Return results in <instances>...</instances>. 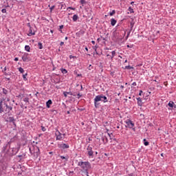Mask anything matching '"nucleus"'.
I'll return each instance as SVG.
<instances>
[{"mask_svg":"<svg viewBox=\"0 0 176 176\" xmlns=\"http://www.w3.org/2000/svg\"><path fill=\"white\" fill-rule=\"evenodd\" d=\"M2 13H6V9L3 8L1 10Z\"/></svg>","mask_w":176,"mask_h":176,"instance_id":"obj_35","label":"nucleus"},{"mask_svg":"<svg viewBox=\"0 0 176 176\" xmlns=\"http://www.w3.org/2000/svg\"><path fill=\"white\" fill-rule=\"evenodd\" d=\"M27 75H28L27 74L23 75V78L24 80H27Z\"/></svg>","mask_w":176,"mask_h":176,"instance_id":"obj_31","label":"nucleus"},{"mask_svg":"<svg viewBox=\"0 0 176 176\" xmlns=\"http://www.w3.org/2000/svg\"><path fill=\"white\" fill-rule=\"evenodd\" d=\"M142 91H140L139 96H142Z\"/></svg>","mask_w":176,"mask_h":176,"instance_id":"obj_43","label":"nucleus"},{"mask_svg":"<svg viewBox=\"0 0 176 176\" xmlns=\"http://www.w3.org/2000/svg\"><path fill=\"white\" fill-rule=\"evenodd\" d=\"M6 107L8 109H10V111H12L13 109V108L12 107H10L9 105L8 104H6Z\"/></svg>","mask_w":176,"mask_h":176,"instance_id":"obj_25","label":"nucleus"},{"mask_svg":"<svg viewBox=\"0 0 176 176\" xmlns=\"http://www.w3.org/2000/svg\"><path fill=\"white\" fill-rule=\"evenodd\" d=\"M74 56H72V55H70V56H69V58H70V59H71V58H74Z\"/></svg>","mask_w":176,"mask_h":176,"instance_id":"obj_46","label":"nucleus"},{"mask_svg":"<svg viewBox=\"0 0 176 176\" xmlns=\"http://www.w3.org/2000/svg\"><path fill=\"white\" fill-rule=\"evenodd\" d=\"M63 137H64V135H65V134H63Z\"/></svg>","mask_w":176,"mask_h":176,"instance_id":"obj_61","label":"nucleus"},{"mask_svg":"<svg viewBox=\"0 0 176 176\" xmlns=\"http://www.w3.org/2000/svg\"><path fill=\"white\" fill-rule=\"evenodd\" d=\"M126 68H127V69H131V68H133V67L131 66H126Z\"/></svg>","mask_w":176,"mask_h":176,"instance_id":"obj_36","label":"nucleus"},{"mask_svg":"<svg viewBox=\"0 0 176 176\" xmlns=\"http://www.w3.org/2000/svg\"><path fill=\"white\" fill-rule=\"evenodd\" d=\"M30 29L28 31V36H32V35H35V32L32 30V28H31V25H29Z\"/></svg>","mask_w":176,"mask_h":176,"instance_id":"obj_8","label":"nucleus"},{"mask_svg":"<svg viewBox=\"0 0 176 176\" xmlns=\"http://www.w3.org/2000/svg\"><path fill=\"white\" fill-rule=\"evenodd\" d=\"M14 61H19V58H15Z\"/></svg>","mask_w":176,"mask_h":176,"instance_id":"obj_47","label":"nucleus"},{"mask_svg":"<svg viewBox=\"0 0 176 176\" xmlns=\"http://www.w3.org/2000/svg\"><path fill=\"white\" fill-rule=\"evenodd\" d=\"M126 125H125V127H128V129H133V130L135 131V129H134V122L131 121V120H126L125 122Z\"/></svg>","mask_w":176,"mask_h":176,"instance_id":"obj_4","label":"nucleus"},{"mask_svg":"<svg viewBox=\"0 0 176 176\" xmlns=\"http://www.w3.org/2000/svg\"><path fill=\"white\" fill-rule=\"evenodd\" d=\"M25 50H26V52H30V50H31V47H30V45H25Z\"/></svg>","mask_w":176,"mask_h":176,"instance_id":"obj_17","label":"nucleus"},{"mask_svg":"<svg viewBox=\"0 0 176 176\" xmlns=\"http://www.w3.org/2000/svg\"><path fill=\"white\" fill-rule=\"evenodd\" d=\"M132 86H137V82H133Z\"/></svg>","mask_w":176,"mask_h":176,"instance_id":"obj_37","label":"nucleus"},{"mask_svg":"<svg viewBox=\"0 0 176 176\" xmlns=\"http://www.w3.org/2000/svg\"><path fill=\"white\" fill-rule=\"evenodd\" d=\"M131 5H134V1H131Z\"/></svg>","mask_w":176,"mask_h":176,"instance_id":"obj_53","label":"nucleus"},{"mask_svg":"<svg viewBox=\"0 0 176 176\" xmlns=\"http://www.w3.org/2000/svg\"><path fill=\"white\" fill-rule=\"evenodd\" d=\"M97 153H98L96 152V154L97 155Z\"/></svg>","mask_w":176,"mask_h":176,"instance_id":"obj_63","label":"nucleus"},{"mask_svg":"<svg viewBox=\"0 0 176 176\" xmlns=\"http://www.w3.org/2000/svg\"><path fill=\"white\" fill-rule=\"evenodd\" d=\"M52 104H53V102L52 101V100H49L46 102V107H47V108H50V105H52Z\"/></svg>","mask_w":176,"mask_h":176,"instance_id":"obj_12","label":"nucleus"},{"mask_svg":"<svg viewBox=\"0 0 176 176\" xmlns=\"http://www.w3.org/2000/svg\"><path fill=\"white\" fill-rule=\"evenodd\" d=\"M77 96H78V98H80V97H82V95H80V94H78Z\"/></svg>","mask_w":176,"mask_h":176,"instance_id":"obj_40","label":"nucleus"},{"mask_svg":"<svg viewBox=\"0 0 176 176\" xmlns=\"http://www.w3.org/2000/svg\"><path fill=\"white\" fill-rule=\"evenodd\" d=\"M61 72H62L63 74H67V72H67V69H61Z\"/></svg>","mask_w":176,"mask_h":176,"instance_id":"obj_26","label":"nucleus"},{"mask_svg":"<svg viewBox=\"0 0 176 176\" xmlns=\"http://www.w3.org/2000/svg\"><path fill=\"white\" fill-rule=\"evenodd\" d=\"M100 101H102V102H108V99L107 98V96L102 94L96 96L94 98L95 108H98V107H100Z\"/></svg>","mask_w":176,"mask_h":176,"instance_id":"obj_2","label":"nucleus"},{"mask_svg":"<svg viewBox=\"0 0 176 176\" xmlns=\"http://www.w3.org/2000/svg\"><path fill=\"white\" fill-rule=\"evenodd\" d=\"M107 57H108V58H109V57L111 58V55H109V54H107Z\"/></svg>","mask_w":176,"mask_h":176,"instance_id":"obj_48","label":"nucleus"},{"mask_svg":"<svg viewBox=\"0 0 176 176\" xmlns=\"http://www.w3.org/2000/svg\"><path fill=\"white\" fill-rule=\"evenodd\" d=\"M148 96H146L145 97L144 100H148Z\"/></svg>","mask_w":176,"mask_h":176,"instance_id":"obj_52","label":"nucleus"},{"mask_svg":"<svg viewBox=\"0 0 176 176\" xmlns=\"http://www.w3.org/2000/svg\"><path fill=\"white\" fill-rule=\"evenodd\" d=\"M14 118L13 117L9 118V122H14Z\"/></svg>","mask_w":176,"mask_h":176,"instance_id":"obj_30","label":"nucleus"},{"mask_svg":"<svg viewBox=\"0 0 176 176\" xmlns=\"http://www.w3.org/2000/svg\"><path fill=\"white\" fill-rule=\"evenodd\" d=\"M109 137H111V135L109 133H107Z\"/></svg>","mask_w":176,"mask_h":176,"instance_id":"obj_58","label":"nucleus"},{"mask_svg":"<svg viewBox=\"0 0 176 176\" xmlns=\"http://www.w3.org/2000/svg\"><path fill=\"white\" fill-rule=\"evenodd\" d=\"M67 115H69V113H69V111H67Z\"/></svg>","mask_w":176,"mask_h":176,"instance_id":"obj_55","label":"nucleus"},{"mask_svg":"<svg viewBox=\"0 0 176 176\" xmlns=\"http://www.w3.org/2000/svg\"><path fill=\"white\" fill-rule=\"evenodd\" d=\"M68 9H71L72 10H76V8H72V7H69V8H67V10H68Z\"/></svg>","mask_w":176,"mask_h":176,"instance_id":"obj_32","label":"nucleus"},{"mask_svg":"<svg viewBox=\"0 0 176 176\" xmlns=\"http://www.w3.org/2000/svg\"><path fill=\"white\" fill-rule=\"evenodd\" d=\"M4 75H6V76H7V75H8V73H6V72H4Z\"/></svg>","mask_w":176,"mask_h":176,"instance_id":"obj_54","label":"nucleus"},{"mask_svg":"<svg viewBox=\"0 0 176 176\" xmlns=\"http://www.w3.org/2000/svg\"><path fill=\"white\" fill-rule=\"evenodd\" d=\"M78 166L82 168V172L89 176V170L91 168V164L89 162H78Z\"/></svg>","mask_w":176,"mask_h":176,"instance_id":"obj_1","label":"nucleus"},{"mask_svg":"<svg viewBox=\"0 0 176 176\" xmlns=\"http://www.w3.org/2000/svg\"><path fill=\"white\" fill-rule=\"evenodd\" d=\"M65 41H67L68 39V37H65Z\"/></svg>","mask_w":176,"mask_h":176,"instance_id":"obj_57","label":"nucleus"},{"mask_svg":"<svg viewBox=\"0 0 176 176\" xmlns=\"http://www.w3.org/2000/svg\"><path fill=\"white\" fill-rule=\"evenodd\" d=\"M3 101H5V98L0 99V113H2V112H3V107L2 104H3Z\"/></svg>","mask_w":176,"mask_h":176,"instance_id":"obj_9","label":"nucleus"},{"mask_svg":"<svg viewBox=\"0 0 176 176\" xmlns=\"http://www.w3.org/2000/svg\"><path fill=\"white\" fill-rule=\"evenodd\" d=\"M64 45V42L61 41L60 45L63 46Z\"/></svg>","mask_w":176,"mask_h":176,"instance_id":"obj_41","label":"nucleus"},{"mask_svg":"<svg viewBox=\"0 0 176 176\" xmlns=\"http://www.w3.org/2000/svg\"><path fill=\"white\" fill-rule=\"evenodd\" d=\"M41 130L42 131H45L46 130V128L43 126H41Z\"/></svg>","mask_w":176,"mask_h":176,"instance_id":"obj_34","label":"nucleus"},{"mask_svg":"<svg viewBox=\"0 0 176 176\" xmlns=\"http://www.w3.org/2000/svg\"><path fill=\"white\" fill-rule=\"evenodd\" d=\"M85 50H86L87 52H89V48H87V47H85Z\"/></svg>","mask_w":176,"mask_h":176,"instance_id":"obj_49","label":"nucleus"},{"mask_svg":"<svg viewBox=\"0 0 176 176\" xmlns=\"http://www.w3.org/2000/svg\"><path fill=\"white\" fill-rule=\"evenodd\" d=\"M19 71L21 74H24V69H23V67H19Z\"/></svg>","mask_w":176,"mask_h":176,"instance_id":"obj_21","label":"nucleus"},{"mask_svg":"<svg viewBox=\"0 0 176 176\" xmlns=\"http://www.w3.org/2000/svg\"><path fill=\"white\" fill-rule=\"evenodd\" d=\"M129 36H130V32H128V34L126 35V38H129Z\"/></svg>","mask_w":176,"mask_h":176,"instance_id":"obj_39","label":"nucleus"},{"mask_svg":"<svg viewBox=\"0 0 176 176\" xmlns=\"http://www.w3.org/2000/svg\"><path fill=\"white\" fill-rule=\"evenodd\" d=\"M128 10H129V12H130V13H134V10L133 8H131V7H129Z\"/></svg>","mask_w":176,"mask_h":176,"instance_id":"obj_22","label":"nucleus"},{"mask_svg":"<svg viewBox=\"0 0 176 176\" xmlns=\"http://www.w3.org/2000/svg\"><path fill=\"white\" fill-rule=\"evenodd\" d=\"M63 28H64V25H61L60 26V30H59L60 32H61V33H63V30H63Z\"/></svg>","mask_w":176,"mask_h":176,"instance_id":"obj_28","label":"nucleus"},{"mask_svg":"<svg viewBox=\"0 0 176 176\" xmlns=\"http://www.w3.org/2000/svg\"><path fill=\"white\" fill-rule=\"evenodd\" d=\"M67 94H69V96H74L75 97L76 95H74V94H72V92L69 91V92H67Z\"/></svg>","mask_w":176,"mask_h":176,"instance_id":"obj_33","label":"nucleus"},{"mask_svg":"<svg viewBox=\"0 0 176 176\" xmlns=\"http://www.w3.org/2000/svg\"><path fill=\"white\" fill-rule=\"evenodd\" d=\"M24 101H28V99L25 98V99H24Z\"/></svg>","mask_w":176,"mask_h":176,"instance_id":"obj_56","label":"nucleus"},{"mask_svg":"<svg viewBox=\"0 0 176 176\" xmlns=\"http://www.w3.org/2000/svg\"><path fill=\"white\" fill-rule=\"evenodd\" d=\"M144 145H145V146H148V145H149V142L146 141V139H144Z\"/></svg>","mask_w":176,"mask_h":176,"instance_id":"obj_18","label":"nucleus"},{"mask_svg":"<svg viewBox=\"0 0 176 176\" xmlns=\"http://www.w3.org/2000/svg\"><path fill=\"white\" fill-rule=\"evenodd\" d=\"M60 159L64 160V159H65V157H64V156L61 155V156H60Z\"/></svg>","mask_w":176,"mask_h":176,"instance_id":"obj_45","label":"nucleus"},{"mask_svg":"<svg viewBox=\"0 0 176 176\" xmlns=\"http://www.w3.org/2000/svg\"><path fill=\"white\" fill-rule=\"evenodd\" d=\"M58 148H63V149H68L69 148V145L67 144H61L58 145Z\"/></svg>","mask_w":176,"mask_h":176,"instance_id":"obj_10","label":"nucleus"},{"mask_svg":"<svg viewBox=\"0 0 176 176\" xmlns=\"http://www.w3.org/2000/svg\"><path fill=\"white\" fill-rule=\"evenodd\" d=\"M115 13H116V11L115 10H113L111 12L109 13V16H113V14H115Z\"/></svg>","mask_w":176,"mask_h":176,"instance_id":"obj_23","label":"nucleus"},{"mask_svg":"<svg viewBox=\"0 0 176 176\" xmlns=\"http://www.w3.org/2000/svg\"><path fill=\"white\" fill-rule=\"evenodd\" d=\"M30 152L33 155L34 160H36L37 157H39V155H41L39 147L37 146H33L32 148H30Z\"/></svg>","mask_w":176,"mask_h":176,"instance_id":"obj_3","label":"nucleus"},{"mask_svg":"<svg viewBox=\"0 0 176 176\" xmlns=\"http://www.w3.org/2000/svg\"><path fill=\"white\" fill-rule=\"evenodd\" d=\"M22 60L23 61H24L25 63L27 61H30V58H29V55L28 53H25L23 54V56H22Z\"/></svg>","mask_w":176,"mask_h":176,"instance_id":"obj_7","label":"nucleus"},{"mask_svg":"<svg viewBox=\"0 0 176 176\" xmlns=\"http://www.w3.org/2000/svg\"><path fill=\"white\" fill-rule=\"evenodd\" d=\"M7 69H8V68L6 67H5L3 72H5V71H6Z\"/></svg>","mask_w":176,"mask_h":176,"instance_id":"obj_42","label":"nucleus"},{"mask_svg":"<svg viewBox=\"0 0 176 176\" xmlns=\"http://www.w3.org/2000/svg\"><path fill=\"white\" fill-rule=\"evenodd\" d=\"M168 107H170V108H174L175 103H174V102H173V101H170L168 102Z\"/></svg>","mask_w":176,"mask_h":176,"instance_id":"obj_13","label":"nucleus"},{"mask_svg":"<svg viewBox=\"0 0 176 176\" xmlns=\"http://www.w3.org/2000/svg\"><path fill=\"white\" fill-rule=\"evenodd\" d=\"M87 153L89 156H93L94 154V151H93V147L89 145L87 148Z\"/></svg>","mask_w":176,"mask_h":176,"instance_id":"obj_5","label":"nucleus"},{"mask_svg":"<svg viewBox=\"0 0 176 176\" xmlns=\"http://www.w3.org/2000/svg\"><path fill=\"white\" fill-rule=\"evenodd\" d=\"M116 54V52L112 51L111 52V60H113V58L115 57V55Z\"/></svg>","mask_w":176,"mask_h":176,"instance_id":"obj_16","label":"nucleus"},{"mask_svg":"<svg viewBox=\"0 0 176 176\" xmlns=\"http://www.w3.org/2000/svg\"><path fill=\"white\" fill-rule=\"evenodd\" d=\"M55 135L56 137V140L60 141L63 138V134H61V133H60V131L58 130L56 131Z\"/></svg>","mask_w":176,"mask_h":176,"instance_id":"obj_6","label":"nucleus"},{"mask_svg":"<svg viewBox=\"0 0 176 176\" xmlns=\"http://www.w3.org/2000/svg\"><path fill=\"white\" fill-rule=\"evenodd\" d=\"M111 25H113V27L114 25H116V20H115V19H111Z\"/></svg>","mask_w":176,"mask_h":176,"instance_id":"obj_15","label":"nucleus"},{"mask_svg":"<svg viewBox=\"0 0 176 176\" xmlns=\"http://www.w3.org/2000/svg\"><path fill=\"white\" fill-rule=\"evenodd\" d=\"M50 154H52V152H50Z\"/></svg>","mask_w":176,"mask_h":176,"instance_id":"obj_62","label":"nucleus"},{"mask_svg":"<svg viewBox=\"0 0 176 176\" xmlns=\"http://www.w3.org/2000/svg\"><path fill=\"white\" fill-rule=\"evenodd\" d=\"M8 80H10V78H7Z\"/></svg>","mask_w":176,"mask_h":176,"instance_id":"obj_59","label":"nucleus"},{"mask_svg":"<svg viewBox=\"0 0 176 176\" xmlns=\"http://www.w3.org/2000/svg\"><path fill=\"white\" fill-rule=\"evenodd\" d=\"M138 100V105H139V107H142V99H141V98H137Z\"/></svg>","mask_w":176,"mask_h":176,"instance_id":"obj_11","label":"nucleus"},{"mask_svg":"<svg viewBox=\"0 0 176 176\" xmlns=\"http://www.w3.org/2000/svg\"><path fill=\"white\" fill-rule=\"evenodd\" d=\"M38 49L40 50L43 49V45H42V43H38Z\"/></svg>","mask_w":176,"mask_h":176,"instance_id":"obj_20","label":"nucleus"},{"mask_svg":"<svg viewBox=\"0 0 176 176\" xmlns=\"http://www.w3.org/2000/svg\"><path fill=\"white\" fill-rule=\"evenodd\" d=\"M3 94H8V90L6 89L3 88Z\"/></svg>","mask_w":176,"mask_h":176,"instance_id":"obj_27","label":"nucleus"},{"mask_svg":"<svg viewBox=\"0 0 176 176\" xmlns=\"http://www.w3.org/2000/svg\"><path fill=\"white\" fill-rule=\"evenodd\" d=\"M80 2L81 5H85V3H86V1L85 0H80Z\"/></svg>","mask_w":176,"mask_h":176,"instance_id":"obj_29","label":"nucleus"},{"mask_svg":"<svg viewBox=\"0 0 176 176\" xmlns=\"http://www.w3.org/2000/svg\"><path fill=\"white\" fill-rule=\"evenodd\" d=\"M91 43H92L93 45H96V41H91Z\"/></svg>","mask_w":176,"mask_h":176,"instance_id":"obj_44","label":"nucleus"},{"mask_svg":"<svg viewBox=\"0 0 176 176\" xmlns=\"http://www.w3.org/2000/svg\"><path fill=\"white\" fill-rule=\"evenodd\" d=\"M102 140L104 144H107L108 142V138H107V136H103L102 138Z\"/></svg>","mask_w":176,"mask_h":176,"instance_id":"obj_14","label":"nucleus"},{"mask_svg":"<svg viewBox=\"0 0 176 176\" xmlns=\"http://www.w3.org/2000/svg\"><path fill=\"white\" fill-rule=\"evenodd\" d=\"M78 19V15L74 14V15L73 16V21H77Z\"/></svg>","mask_w":176,"mask_h":176,"instance_id":"obj_19","label":"nucleus"},{"mask_svg":"<svg viewBox=\"0 0 176 176\" xmlns=\"http://www.w3.org/2000/svg\"><path fill=\"white\" fill-rule=\"evenodd\" d=\"M50 9H51V11L53 10V9H54V6H52Z\"/></svg>","mask_w":176,"mask_h":176,"instance_id":"obj_50","label":"nucleus"},{"mask_svg":"<svg viewBox=\"0 0 176 176\" xmlns=\"http://www.w3.org/2000/svg\"><path fill=\"white\" fill-rule=\"evenodd\" d=\"M92 49H94V50H95V52H97V49H98V45L93 46Z\"/></svg>","mask_w":176,"mask_h":176,"instance_id":"obj_24","label":"nucleus"},{"mask_svg":"<svg viewBox=\"0 0 176 176\" xmlns=\"http://www.w3.org/2000/svg\"><path fill=\"white\" fill-rule=\"evenodd\" d=\"M164 85L165 86H167V82H164Z\"/></svg>","mask_w":176,"mask_h":176,"instance_id":"obj_51","label":"nucleus"},{"mask_svg":"<svg viewBox=\"0 0 176 176\" xmlns=\"http://www.w3.org/2000/svg\"><path fill=\"white\" fill-rule=\"evenodd\" d=\"M52 34H53V30H51Z\"/></svg>","mask_w":176,"mask_h":176,"instance_id":"obj_60","label":"nucleus"},{"mask_svg":"<svg viewBox=\"0 0 176 176\" xmlns=\"http://www.w3.org/2000/svg\"><path fill=\"white\" fill-rule=\"evenodd\" d=\"M67 94H67V92H64V93H63V95H64L65 97H67Z\"/></svg>","mask_w":176,"mask_h":176,"instance_id":"obj_38","label":"nucleus"}]
</instances>
